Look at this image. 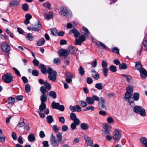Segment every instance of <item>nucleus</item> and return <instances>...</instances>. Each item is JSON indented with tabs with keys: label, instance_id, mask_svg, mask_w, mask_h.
I'll return each mask as SVG.
<instances>
[{
	"label": "nucleus",
	"instance_id": "f257e3e1",
	"mask_svg": "<svg viewBox=\"0 0 147 147\" xmlns=\"http://www.w3.org/2000/svg\"><path fill=\"white\" fill-rule=\"evenodd\" d=\"M58 10L59 13L61 16L66 18L71 17L72 13L71 10L65 6H59Z\"/></svg>",
	"mask_w": 147,
	"mask_h": 147
},
{
	"label": "nucleus",
	"instance_id": "f03ea898",
	"mask_svg": "<svg viewBox=\"0 0 147 147\" xmlns=\"http://www.w3.org/2000/svg\"><path fill=\"white\" fill-rule=\"evenodd\" d=\"M13 78V76L11 74L7 73L3 76L2 79L5 83H10L12 82Z\"/></svg>",
	"mask_w": 147,
	"mask_h": 147
},
{
	"label": "nucleus",
	"instance_id": "7ed1b4c3",
	"mask_svg": "<svg viewBox=\"0 0 147 147\" xmlns=\"http://www.w3.org/2000/svg\"><path fill=\"white\" fill-rule=\"evenodd\" d=\"M121 137V134L119 130L115 129L113 131V138L115 141H119Z\"/></svg>",
	"mask_w": 147,
	"mask_h": 147
},
{
	"label": "nucleus",
	"instance_id": "20e7f679",
	"mask_svg": "<svg viewBox=\"0 0 147 147\" xmlns=\"http://www.w3.org/2000/svg\"><path fill=\"white\" fill-rule=\"evenodd\" d=\"M50 142L51 144L53 146H58L59 144V142L57 140L55 136L52 133L51 135Z\"/></svg>",
	"mask_w": 147,
	"mask_h": 147
},
{
	"label": "nucleus",
	"instance_id": "39448f33",
	"mask_svg": "<svg viewBox=\"0 0 147 147\" xmlns=\"http://www.w3.org/2000/svg\"><path fill=\"white\" fill-rule=\"evenodd\" d=\"M1 49L3 52L7 53L10 49V47L6 42L3 43L1 46Z\"/></svg>",
	"mask_w": 147,
	"mask_h": 147
},
{
	"label": "nucleus",
	"instance_id": "423d86ee",
	"mask_svg": "<svg viewBox=\"0 0 147 147\" xmlns=\"http://www.w3.org/2000/svg\"><path fill=\"white\" fill-rule=\"evenodd\" d=\"M100 102H98V105L99 107V109L100 110L106 111V107L104 105L105 100L102 97L100 98Z\"/></svg>",
	"mask_w": 147,
	"mask_h": 147
},
{
	"label": "nucleus",
	"instance_id": "0eeeda50",
	"mask_svg": "<svg viewBox=\"0 0 147 147\" xmlns=\"http://www.w3.org/2000/svg\"><path fill=\"white\" fill-rule=\"evenodd\" d=\"M69 108L71 111L73 112L77 111L78 112H80L81 111V109L80 107L77 105L74 106H69Z\"/></svg>",
	"mask_w": 147,
	"mask_h": 147
},
{
	"label": "nucleus",
	"instance_id": "6e6552de",
	"mask_svg": "<svg viewBox=\"0 0 147 147\" xmlns=\"http://www.w3.org/2000/svg\"><path fill=\"white\" fill-rule=\"evenodd\" d=\"M141 78L143 79H145L147 77V71L144 68H142L140 71Z\"/></svg>",
	"mask_w": 147,
	"mask_h": 147
},
{
	"label": "nucleus",
	"instance_id": "1a4fd4ad",
	"mask_svg": "<svg viewBox=\"0 0 147 147\" xmlns=\"http://www.w3.org/2000/svg\"><path fill=\"white\" fill-rule=\"evenodd\" d=\"M84 137L85 138L87 145L92 147L93 145V141L92 140L91 138L87 136L86 135Z\"/></svg>",
	"mask_w": 147,
	"mask_h": 147
},
{
	"label": "nucleus",
	"instance_id": "9d476101",
	"mask_svg": "<svg viewBox=\"0 0 147 147\" xmlns=\"http://www.w3.org/2000/svg\"><path fill=\"white\" fill-rule=\"evenodd\" d=\"M69 55V52L66 50L61 49L59 50V55L60 56L66 57Z\"/></svg>",
	"mask_w": 147,
	"mask_h": 147
},
{
	"label": "nucleus",
	"instance_id": "9b49d317",
	"mask_svg": "<svg viewBox=\"0 0 147 147\" xmlns=\"http://www.w3.org/2000/svg\"><path fill=\"white\" fill-rule=\"evenodd\" d=\"M57 75V72L55 71H54L53 74L49 75L48 76V78L51 80L55 81L56 80V76Z\"/></svg>",
	"mask_w": 147,
	"mask_h": 147
},
{
	"label": "nucleus",
	"instance_id": "f8f14e48",
	"mask_svg": "<svg viewBox=\"0 0 147 147\" xmlns=\"http://www.w3.org/2000/svg\"><path fill=\"white\" fill-rule=\"evenodd\" d=\"M20 0H12L10 1L9 6L12 7L15 6H18L19 5Z\"/></svg>",
	"mask_w": 147,
	"mask_h": 147
},
{
	"label": "nucleus",
	"instance_id": "ddd939ff",
	"mask_svg": "<svg viewBox=\"0 0 147 147\" xmlns=\"http://www.w3.org/2000/svg\"><path fill=\"white\" fill-rule=\"evenodd\" d=\"M39 67L41 69L40 71L42 74H46L47 73V68L44 65L40 64Z\"/></svg>",
	"mask_w": 147,
	"mask_h": 147
},
{
	"label": "nucleus",
	"instance_id": "4468645a",
	"mask_svg": "<svg viewBox=\"0 0 147 147\" xmlns=\"http://www.w3.org/2000/svg\"><path fill=\"white\" fill-rule=\"evenodd\" d=\"M70 32L74 34V37L76 38H78L80 35L79 32L76 29H75L71 30Z\"/></svg>",
	"mask_w": 147,
	"mask_h": 147
},
{
	"label": "nucleus",
	"instance_id": "2eb2a0df",
	"mask_svg": "<svg viewBox=\"0 0 147 147\" xmlns=\"http://www.w3.org/2000/svg\"><path fill=\"white\" fill-rule=\"evenodd\" d=\"M28 141L30 142H34L36 139V138L34 136V134H30L28 137Z\"/></svg>",
	"mask_w": 147,
	"mask_h": 147
},
{
	"label": "nucleus",
	"instance_id": "dca6fc26",
	"mask_svg": "<svg viewBox=\"0 0 147 147\" xmlns=\"http://www.w3.org/2000/svg\"><path fill=\"white\" fill-rule=\"evenodd\" d=\"M53 15V12L51 11H50L49 12L48 14H45L44 15V17L47 20H49L52 18Z\"/></svg>",
	"mask_w": 147,
	"mask_h": 147
},
{
	"label": "nucleus",
	"instance_id": "f3484780",
	"mask_svg": "<svg viewBox=\"0 0 147 147\" xmlns=\"http://www.w3.org/2000/svg\"><path fill=\"white\" fill-rule=\"evenodd\" d=\"M86 102L88 104L92 105L94 103L93 99L91 97H88L86 98Z\"/></svg>",
	"mask_w": 147,
	"mask_h": 147
},
{
	"label": "nucleus",
	"instance_id": "a211bd4d",
	"mask_svg": "<svg viewBox=\"0 0 147 147\" xmlns=\"http://www.w3.org/2000/svg\"><path fill=\"white\" fill-rule=\"evenodd\" d=\"M121 76L122 77L126 78L127 81L128 83L132 79L130 75L125 74H121Z\"/></svg>",
	"mask_w": 147,
	"mask_h": 147
},
{
	"label": "nucleus",
	"instance_id": "6ab92c4d",
	"mask_svg": "<svg viewBox=\"0 0 147 147\" xmlns=\"http://www.w3.org/2000/svg\"><path fill=\"white\" fill-rule=\"evenodd\" d=\"M69 51L70 53L71 54H74L77 52L76 47L73 46H71L69 48Z\"/></svg>",
	"mask_w": 147,
	"mask_h": 147
},
{
	"label": "nucleus",
	"instance_id": "aec40b11",
	"mask_svg": "<svg viewBox=\"0 0 147 147\" xmlns=\"http://www.w3.org/2000/svg\"><path fill=\"white\" fill-rule=\"evenodd\" d=\"M133 111L136 113H138L140 110L141 109L142 107L139 106H136L133 107Z\"/></svg>",
	"mask_w": 147,
	"mask_h": 147
},
{
	"label": "nucleus",
	"instance_id": "412c9836",
	"mask_svg": "<svg viewBox=\"0 0 147 147\" xmlns=\"http://www.w3.org/2000/svg\"><path fill=\"white\" fill-rule=\"evenodd\" d=\"M80 127L82 129L86 130L88 129L89 126L87 124L84 123L80 124Z\"/></svg>",
	"mask_w": 147,
	"mask_h": 147
},
{
	"label": "nucleus",
	"instance_id": "4be33fe9",
	"mask_svg": "<svg viewBox=\"0 0 147 147\" xmlns=\"http://www.w3.org/2000/svg\"><path fill=\"white\" fill-rule=\"evenodd\" d=\"M45 40L43 38H42L37 43V45L38 46H41L44 44Z\"/></svg>",
	"mask_w": 147,
	"mask_h": 147
},
{
	"label": "nucleus",
	"instance_id": "5701e85b",
	"mask_svg": "<svg viewBox=\"0 0 147 147\" xmlns=\"http://www.w3.org/2000/svg\"><path fill=\"white\" fill-rule=\"evenodd\" d=\"M59 103H56L55 102H53L51 105V107L53 109H58L60 105Z\"/></svg>",
	"mask_w": 147,
	"mask_h": 147
},
{
	"label": "nucleus",
	"instance_id": "b1692460",
	"mask_svg": "<svg viewBox=\"0 0 147 147\" xmlns=\"http://www.w3.org/2000/svg\"><path fill=\"white\" fill-rule=\"evenodd\" d=\"M47 99V97L45 94H42L40 97L41 103H45Z\"/></svg>",
	"mask_w": 147,
	"mask_h": 147
},
{
	"label": "nucleus",
	"instance_id": "393cba45",
	"mask_svg": "<svg viewBox=\"0 0 147 147\" xmlns=\"http://www.w3.org/2000/svg\"><path fill=\"white\" fill-rule=\"evenodd\" d=\"M128 101L132 107H133L135 105L134 103L135 99L131 96L128 99Z\"/></svg>",
	"mask_w": 147,
	"mask_h": 147
},
{
	"label": "nucleus",
	"instance_id": "a878e982",
	"mask_svg": "<svg viewBox=\"0 0 147 147\" xmlns=\"http://www.w3.org/2000/svg\"><path fill=\"white\" fill-rule=\"evenodd\" d=\"M15 98L13 97H11L9 98L8 99V104L11 105H14V103Z\"/></svg>",
	"mask_w": 147,
	"mask_h": 147
},
{
	"label": "nucleus",
	"instance_id": "bb28decb",
	"mask_svg": "<svg viewBox=\"0 0 147 147\" xmlns=\"http://www.w3.org/2000/svg\"><path fill=\"white\" fill-rule=\"evenodd\" d=\"M138 113L142 117H144L146 115V111L144 108H142Z\"/></svg>",
	"mask_w": 147,
	"mask_h": 147
},
{
	"label": "nucleus",
	"instance_id": "cd10ccee",
	"mask_svg": "<svg viewBox=\"0 0 147 147\" xmlns=\"http://www.w3.org/2000/svg\"><path fill=\"white\" fill-rule=\"evenodd\" d=\"M26 37L28 40L30 41L32 40L34 38L31 33H27L26 36Z\"/></svg>",
	"mask_w": 147,
	"mask_h": 147
},
{
	"label": "nucleus",
	"instance_id": "c85d7f7f",
	"mask_svg": "<svg viewBox=\"0 0 147 147\" xmlns=\"http://www.w3.org/2000/svg\"><path fill=\"white\" fill-rule=\"evenodd\" d=\"M46 108V105L44 103H41V105H40L39 107V109L41 111H43Z\"/></svg>",
	"mask_w": 147,
	"mask_h": 147
},
{
	"label": "nucleus",
	"instance_id": "c756f323",
	"mask_svg": "<svg viewBox=\"0 0 147 147\" xmlns=\"http://www.w3.org/2000/svg\"><path fill=\"white\" fill-rule=\"evenodd\" d=\"M49 96L55 99L57 97V94L56 92L53 91H50L49 92Z\"/></svg>",
	"mask_w": 147,
	"mask_h": 147
},
{
	"label": "nucleus",
	"instance_id": "7c9ffc66",
	"mask_svg": "<svg viewBox=\"0 0 147 147\" xmlns=\"http://www.w3.org/2000/svg\"><path fill=\"white\" fill-rule=\"evenodd\" d=\"M46 120L49 123H51L53 121V118L51 115H49L46 117Z\"/></svg>",
	"mask_w": 147,
	"mask_h": 147
},
{
	"label": "nucleus",
	"instance_id": "2f4dec72",
	"mask_svg": "<svg viewBox=\"0 0 147 147\" xmlns=\"http://www.w3.org/2000/svg\"><path fill=\"white\" fill-rule=\"evenodd\" d=\"M135 67L137 69L140 70L142 68L141 64L140 62H137L136 63Z\"/></svg>",
	"mask_w": 147,
	"mask_h": 147
},
{
	"label": "nucleus",
	"instance_id": "473e14b6",
	"mask_svg": "<svg viewBox=\"0 0 147 147\" xmlns=\"http://www.w3.org/2000/svg\"><path fill=\"white\" fill-rule=\"evenodd\" d=\"M83 30L84 31V34L86 36H88L90 34V33L88 30L85 27L82 28Z\"/></svg>",
	"mask_w": 147,
	"mask_h": 147
},
{
	"label": "nucleus",
	"instance_id": "72a5a7b5",
	"mask_svg": "<svg viewBox=\"0 0 147 147\" xmlns=\"http://www.w3.org/2000/svg\"><path fill=\"white\" fill-rule=\"evenodd\" d=\"M127 68V66L125 63H122L119 65V69H125Z\"/></svg>",
	"mask_w": 147,
	"mask_h": 147
},
{
	"label": "nucleus",
	"instance_id": "f704fd0d",
	"mask_svg": "<svg viewBox=\"0 0 147 147\" xmlns=\"http://www.w3.org/2000/svg\"><path fill=\"white\" fill-rule=\"evenodd\" d=\"M62 133H59L56 135V136L57 141L59 142H61L62 140Z\"/></svg>",
	"mask_w": 147,
	"mask_h": 147
},
{
	"label": "nucleus",
	"instance_id": "c9c22d12",
	"mask_svg": "<svg viewBox=\"0 0 147 147\" xmlns=\"http://www.w3.org/2000/svg\"><path fill=\"white\" fill-rule=\"evenodd\" d=\"M79 103L83 107H85L87 105V102L82 100H80L79 102Z\"/></svg>",
	"mask_w": 147,
	"mask_h": 147
},
{
	"label": "nucleus",
	"instance_id": "e433bc0d",
	"mask_svg": "<svg viewBox=\"0 0 147 147\" xmlns=\"http://www.w3.org/2000/svg\"><path fill=\"white\" fill-rule=\"evenodd\" d=\"M42 5L49 9H50L51 8V5L48 2H46L43 3L42 4Z\"/></svg>",
	"mask_w": 147,
	"mask_h": 147
},
{
	"label": "nucleus",
	"instance_id": "4c0bfd02",
	"mask_svg": "<svg viewBox=\"0 0 147 147\" xmlns=\"http://www.w3.org/2000/svg\"><path fill=\"white\" fill-rule=\"evenodd\" d=\"M109 69L112 72H115L117 71L116 67L113 65H111L110 66Z\"/></svg>",
	"mask_w": 147,
	"mask_h": 147
},
{
	"label": "nucleus",
	"instance_id": "58836bf2",
	"mask_svg": "<svg viewBox=\"0 0 147 147\" xmlns=\"http://www.w3.org/2000/svg\"><path fill=\"white\" fill-rule=\"evenodd\" d=\"M104 129V132L105 134H108L109 133V131L108 130L109 126L107 125H105L103 127Z\"/></svg>",
	"mask_w": 147,
	"mask_h": 147
},
{
	"label": "nucleus",
	"instance_id": "ea45409f",
	"mask_svg": "<svg viewBox=\"0 0 147 147\" xmlns=\"http://www.w3.org/2000/svg\"><path fill=\"white\" fill-rule=\"evenodd\" d=\"M95 87L98 89L100 90L102 89L103 86L101 83L96 84L95 85Z\"/></svg>",
	"mask_w": 147,
	"mask_h": 147
},
{
	"label": "nucleus",
	"instance_id": "a19ab883",
	"mask_svg": "<svg viewBox=\"0 0 147 147\" xmlns=\"http://www.w3.org/2000/svg\"><path fill=\"white\" fill-rule=\"evenodd\" d=\"M44 85L46 87V88L48 90H51V86L50 84L47 82H45L44 83Z\"/></svg>",
	"mask_w": 147,
	"mask_h": 147
},
{
	"label": "nucleus",
	"instance_id": "79ce46f5",
	"mask_svg": "<svg viewBox=\"0 0 147 147\" xmlns=\"http://www.w3.org/2000/svg\"><path fill=\"white\" fill-rule=\"evenodd\" d=\"M140 141L141 143L144 145L147 143V138L144 137H141L140 138Z\"/></svg>",
	"mask_w": 147,
	"mask_h": 147
},
{
	"label": "nucleus",
	"instance_id": "37998d69",
	"mask_svg": "<svg viewBox=\"0 0 147 147\" xmlns=\"http://www.w3.org/2000/svg\"><path fill=\"white\" fill-rule=\"evenodd\" d=\"M91 110L92 111H93L94 110V107L92 106H88L86 107L84 109V111H88L89 110Z\"/></svg>",
	"mask_w": 147,
	"mask_h": 147
},
{
	"label": "nucleus",
	"instance_id": "c03bdc74",
	"mask_svg": "<svg viewBox=\"0 0 147 147\" xmlns=\"http://www.w3.org/2000/svg\"><path fill=\"white\" fill-rule=\"evenodd\" d=\"M13 69L17 76L20 77L21 76V75L20 74V71L17 69L15 67H13Z\"/></svg>",
	"mask_w": 147,
	"mask_h": 147
},
{
	"label": "nucleus",
	"instance_id": "a18cd8bd",
	"mask_svg": "<svg viewBox=\"0 0 147 147\" xmlns=\"http://www.w3.org/2000/svg\"><path fill=\"white\" fill-rule=\"evenodd\" d=\"M133 97L135 100H138L139 98V94L138 92L135 93L133 95Z\"/></svg>",
	"mask_w": 147,
	"mask_h": 147
},
{
	"label": "nucleus",
	"instance_id": "49530a36",
	"mask_svg": "<svg viewBox=\"0 0 147 147\" xmlns=\"http://www.w3.org/2000/svg\"><path fill=\"white\" fill-rule=\"evenodd\" d=\"M92 77L96 80H97L99 78V75L97 72L92 74Z\"/></svg>",
	"mask_w": 147,
	"mask_h": 147
},
{
	"label": "nucleus",
	"instance_id": "de8ad7c7",
	"mask_svg": "<svg viewBox=\"0 0 147 147\" xmlns=\"http://www.w3.org/2000/svg\"><path fill=\"white\" fill-rule=\"evenodd\" d=\"M41 92L42 94H45L47 92L46 88L44 86H42L40 88Z\"/></svg>",
	"mask_w": 147,
	"mask_h": 147
},
{
	"label": "nucleus",
	"instance_id": "09e8293b",
	"mask_svg": "<svg viewBox=\"0 0 147 147\" xmlns=\"http://www.w3.org/2000/svg\"><path fill=\"white\" fill-rule=\"evenodd\" d=\"M22 9L24 11H27L28 10V5L27 4H23L22 7Z\"/></svg>",
	"mask_w": 147,
	"mask_h": 147
},
{
	"label": "nucleus",
	"instance_id": "8fccbe9b",
	"mask_svg": "<svg viewBox=\"0 0 147 147\" xmlns=\"http://www.w3.org/2000/svg\"><path fill=\"white\" fill-rule=\"evenodd\" d=\"M143 45L145 47V50L146 51L147 50V41L145 36L144 37L143 42Z\"/></svg>",
	"mask_w": 147,
	"mask_h": 147
},
{
	"label": "nucleus",
	"instance_id": "3c124183",
	"mask_svg": "<svg viewBox=\"0 0 147 147\" xmlns=\"http://www.w3.org/2000/svg\"><path fill=\"white\" fill-rule=\"evenodd\" d=\"M133 91V87L131 86H129L127 88V93H131Z\"/></svg>",
	"mask_w": 147,
	"mask_h": 147
},
{
	"label": "nucleus",
	"instance_id": "603ef678",
	"mask_svg": "<svg viewBox=\"0 0 147 147\" xmlns=\"http://www.w3.org/2000/svg\"><path fill=\"white\" fill-rule=\"evenodd\" d=\"M132 95L131 93H127L126 92L125 93L124 98L128 100Z\"/></svg>",
	"mask_w": 147,
	"mask_h": 147
},
{
	"label": "nucleus",
	"instance_id": "864d4df0",
	"mask_svg": "<svg viewBox=\"0 0 147 147\" xmlns=\"http://www.w3.org/2000/svg\"><path fill=\"white\" fill-rule=\"evenodd\" d=\"M79 74L81 76L83 75L84 74V70L82 67L80 66L79 69Z\"/></svg>",
	"mask_w": 147,
	"mask_h": 147
},
{
	"label": "nucleus",
	"instance_id": "5fc2aeb1",
	"mask_svg": "<svg viewBox=\"0 0 147 147\" xmlns=\"http://www.w3.org/2000/svg\"><path fill=\"white\" fill-rule=\"evenodd\" d=\"M108 69L107 68H103L102 70V72L103 73L104 76L105 77H106L107 76V73L108 72Z\"/></svg>",
	"mask_w": 147,
	"mask_h": 147
},
{
	"label": "nucleus",
	"instance_id": "6e6d98bb",
	"mask_svg": "<svg viewBox=\"0 0 147 147\" xmlns=\"http://www.w3.org/2000/svg\"><path fill=\"white\" fill-rule=\"evenodd\" d=\"M32 75L34 76H37L39 74V72L37 70L35 69L33 70L32 71Z\"/></svg>",
	"mask_w": 147,
	"mask_h": 147
},
{
	"label": "nucleus",
	"instance_id": "4d7b16f0",
	"mask_svg": "<svg viewBox=\"0 0 147 147\" xmlns=\"http://www.w3.org/2000/svg\"><path fill=\"white\" fill-rule=\"evenodd\" d=\"M99 43H100V45L98 44L97 43H96V44L98 47L101 46L105 49L107 48V46L105 45L104 43H102L101 42H99Z\"/></svg>",
	"mask_w": 147,
	"mask_h": 147
},
{
	"label": "nucleus",
	"instance_id": "13d9d810",
	"mask_svg": "<svg viewBox=\"0 0 147 147\" xmlns=\"http://www.w3.org/2000/svg\"><path fill=\"white\" fill-rule=\"evenodd\" d=\"M24 119H23V121L22 122L19 123L17 125V127H23L25 124V122L24 121Z\"/></svg>",
	"mask_w": 147,
	"mask_h": 147
},
{
	"label": "nucleus",
	"instance_id": "bf43d9fd",
	"mask_svg": "<svg viewBox=\"0 0 147 147\" xmlns=\"http://www.w3.org/2000/svg\"><path fill=\"white\" fill-rule=\"evenodd\" d=\"M102 67L103 68H106L107 66V61L102 60Z\"/></svg>",
	"mask_w": 147,
	"mask_h": 147
},
{
	"label": "nucleus",
	"instance_id": "052dcab7",
	"mask_svg": "<svg viewBox=\"0 0 147 147\" xmlns=\"http://www.w3.org/2000/svg\"><path fill=\"white\" fill-rule=\"evenodd\" d=\"M30 89V86L28 84H27L25 86V90L26 92H28Z\"/></svg>",
	"mask_w": 147,
	"mask_h": 147
},
{
	"label": "nucleus",
	"instance_id": "680f3d73",
	"mask_svg": "<svg viewBox=\"0 0 147 147\" xmlns=\"http://www.w3.org/2000/svg\"><path fill=\"white\" fill-rule=\"evenodd\" d=\"M5 138L3 134H0V141L2 143L5 142Z\"/></svg>",
	"mask_w": 147,
	"mask_h": 147
},
{
	"label": "nucleus",
	"instance_id": "e2e57ef3",
	"mask_svg": "<svg viewBox=\"0 0 147 147\" xmlns=\"http://www.w3.org/2000/svg\"><path fill=\"white\" fill-rule=\"evenodd\" d=\"M82 42L78 38H76L75 40V43L76 45H80L81 44Z\"/></svg>",
	"mask_w": 147,
	"mask_h": 147
},
{
	"label": "nucleus",
	"instance_id": "0e129e2a",
	"mask_svg": "<svg viewBox=\"0 0 147 147\" xmlns=\"http://www.w3.org/2000/svg\"><path fill=\"white\" fill-rule=\"evenodd\" d=\"M71 119L73 121L77 118L76 114L73 113H71L70 115Z\"/></svg>",
	"mask_w": 147,
	"mask_h": 147
},
{
	"label": "nucleus",
	"instance_id": "69168bd1",
	"mask_svg": "<svg viewBox=\"0 0 147 147\" xmlns=\"http://www.w3.org/2000/svg\"><path fill=\"white\" fill-rule=\"evenodd\" d=\"M112 51L116 53H119V50L117 47H114L112 49Z\"/></svg>",
	"mask_w": 147,
	"mask_h": 147
},
{
	"label": "nucleus",
	"instance_id": "338daca9",
	"mask_svg": "<svg viewBox=\"0 0 147 147\" xmlns=\"http://www.w3.org/2000/svg\"><path fill=\"white\" fill-rule=\"evenodd\" d=\"M79 39L82 42L85 41L86 40V37L84 35H82L79 37Z\"/></svg>",
	"mask_w": 147,
	"mask_h": 147
},
{
	"label": "nucleus",
	"instance_id": "774afa93",
	"mask_svg": "<svg viewBox=\"0 0 147 147\" xmlns=\"http://www.w3.org/2000/svg\"><path fill=\"white\" fill-rule=\"evenodd\" d=\"M59 121L62 124L64 123L65 122V119L64 117L63 116L59 117Z\"/></svg>",
	"mask_w": 147,
	"mask_h": 147
}]
</instances>
